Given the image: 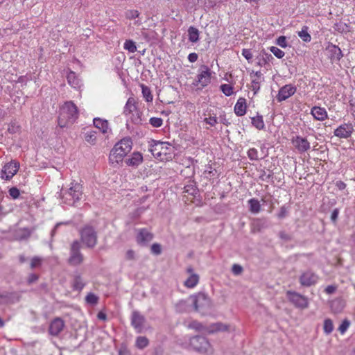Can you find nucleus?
<instances>
[{
	"label": "nucleus",
	"instance_id": "54",
	"mask_svg": "<svg viewBox=\"0 0 355 355\" xmlns=\"http://www.w3.org/2000/svg\"><path fill=\"white\" fill-rule=\"evenodd\" d=\"M41 263V259L38 257H34L31 260V268H34L38 267Z\"/></svg>",
	"mask_w": 355,
	"mask_h": 355
},
{
	"label": "nucleus",
	"instance_id": "2",
	"mask_svg": "<svg viewBox=\"0 0 355 355\" xmlns=\"http://www.w3.org/2000/svg\"><path fill=\"white\" fill-rule=\"evenodd\" d=\"M132 142L130 138L125 137L116 143L110 152L109 156L110 162L112 164H117L121 162L123 157L131 150Z\"/></svg>",
	"mask_w": 355,
	"mask_h": 355
},
{
	"label": "nucleus",
	"instance_id": "4",
	"mask_svg": "<svg viewBox=\"0 0 355 355\" xmlns=\"http://www.w3.org/2000/svg\"><path fill=\"white\" fill-rule=\"evenodd\" d=\"M153 142V144L150 145V151L155 158L161 161L171 158L173 148L169 144L155 141Z\"/></svg>",
	"mask_w": 355,
	"mask_h": 355
},
{
	"label": "nucleus",
	"instance_id": "19",
	"mask_svg": "<svg viewBox=\"0 0 355 355\" xmlns=\"http://www.w3.org/2000/svg\"><path fill=\"white\" fill-rule=\"evenodd\" d=\"M153 235L146 229H140L137 236V241L141 245H146L152 241Z\"/></svg>",
	"mask_w": 355,
	"mask_h": 355
},
{
	"label": "nucleus",
	"instance_id": "9",
	"mask_svg": "<svg viewBox=\"0 0 355 355\" xmlns=\"http://www.w3.org/2000/svg\"><path fill=\"white\" fill-rule=\"evenodd\" d=\"M211 77V72L210 69L206 65H202L198 69V73L193 85L199 86L200 89H203L210 83Z\"/></svg>",
	"mask_w": 355,
	"mask_h": 355
},
{
	"label": "nucleus",
	"instance_id": "22",
	"mask_svg": "<svg viewBox=\"0 0 355 355\" xmlns=\"http://www.w3.org/2000/svg\"><path fill=\"white\" fill-rule=\"evenodd\" d=\"M64 321L60 318H55L50 324L49 331L53 336L58 335L63 329Z\"/></svg>",
	"mask_w": 355,
	"mask_h": 355
},
{
	"label": "nucleus",
	"instance_id": "13",
	"mask_svg": "<svg viewBox=\"0 0 355 355\" xmlns=\"http://www.w3.org/2000/svg\"><path fill=\"white\" fill-rule=\"evenodd\" d=\"M354 131V126L351 123H344L334 130V134L340 139H348Z\"/></svg>",
	"mask_w": 355,
	"mask_h": 355
},
{
	"label": "nucleus",
	"instance_id": "56",
	"mask_svg": "<svg viewBox=\"0 0 355 355\" xmlns=\"http://www.w3.org/2000/svg\"><path fill=\"white\" fill-rule=\"evenodd\" d=\"M243 270V268L241 266L234 264L232 266V272L235 275H239Z\"/></svg>",
	"mask_w": 355,
	"mask_h": 355
},
{
	"label": "nucleus",
	"instance_id": "7",
	"mask_svg": "<svg viewBox=\"0 0 355 355\" xmlns=\"http://www.w3.org/2000/svg\"><path fill=\"white\" fill-rule=\"evenodd\" d=\"M123 113L128 116L131 121L135 123L139 124L141 123V113L137 110L136 100L133 97H130L124 107Z\"/></svg>",
	"mask_w": 355,
	"mask_h": 355
},
{
	"label": "nucleus",
	"instance_id": "59",
	"mask_svg": "<svg viewBox=\"0 0 355 355\" xmlns=\"http://www.w3.org/2000/svg\"><path fill=\"white\" fill-rule=\"evenodd\" d=\"M336 290V287L333 286V285H329L328 286H327V288H325V292L327 293V294H332L334 293Z\"/></svg>",
	"mask_w": 355,
	"mask_h": 355
},
{
	"label": "nucleus",
	"instance_id": "24",
	"mask_svg": "<svg viewBox=\"0 0 355 355\" xmlns=\"http://www.w3.org/2000/svg\"><path fill=\"white\" fill-rule=\"evenodd\" d=\"M311 114L318 121H324L327 119L328 114L326 110L321 107L315 106L311 110Z\"/></svg>",
	"mask_w": 355,
	"mask_h": 355
},
{
	"label": "nucleus",
	"instance_id": "52",
	"mask_svg": "<svg viewBox=\"0 0 355 355\" xmlns=\"http://www.w3.org/2000/svg\"><path fill=\"white\" fill-rule=\"evenodd\" d=\"M264 224L265 223L263 222L261 219L255 220L253 230L254 231L255 230H257L258 231H259L261 230V227L263 226Z\"/></svg>",
	"mask_w": 355,
	"mask_h": 355
},
{
	"label": "nucleus",
	"instance_id": "60",
	"mask_svg": "<svg viewBox=\"0 0 355 355\" xmlns=\"http://www.w3.org/2000/svg\"><path fill=\"white\" fill-rule=\"evenodd\" d=\"M125 257L127 259L131 260L135 258V252L132 250H129L126 252Z\"/></svg>",
	"mask_w": 355,
	"mask_h": 355
},
{
	"label": "nucleus",
	"instance_id": "35",
	"mask_svg": "<svg viewBox=\"0 0 355 355\" xmlns=\"http://www.w3.org/2000/svg\"><path fill=\"white\" fill-rule=\"evenodd\" d=\"M31 231L28 228L19 229L16 232V237L17 239H26L30 236Z\"/></svg>",
	"mask_w": 355,
	"mask_h": 355
},
{
	"label": "nucleus",
	"instance_id": "44",
	"mask_svg": "<svg viewBox=\"0 0 355 355\" xmlns=\"http://www.w3.org/2000/svg\"><path fill=\"white\" fill-rule=\"evenodd\" d=\"M248 156L251 160H257L259 159L257 150L254 148H250L248 151Z\"/></svg>",
	"mask_w": 355,
	"mask_h": 355
},
{
	"label": "nucleus",
	"instance_id": "12",
	"mask_svg": "<svg viewBox=\"0 0 355 355\" xmlns=\"http://www.w3.org/2000/svg\"><path fill=\"white\" fill-rule=\"evenodd\" d=\"M194 327L198 330H202L205 332L212 334L220 331H227L230 329V326L221 322L213 323L209 326L203 327L202 324L198 323Z\"/></svg>",
	"mask_w": 355,
	"mask_h": 355
},
{
	"label": "nucleus",
	"instance_id": "10",
	"mask_svg": "<svg viewBox=\"0 0 355 355\" xmlns=\"http://www.w3.org/2000/svg\"><path fill=\"white\" fill-rule=\"evenodd\" d=\"M80 244L78 241H74L71 245L69 263L72 266L80 265L83 261V255L80 252Z\"/></svg>",
	"mask_w": 355,
	"mask_h": 355
},
{
	"label": "nucleus",
	"instance_id": "29",
	"mask_svg": "<svg viewBox=\"0 0 355 355\" xmlns=\"http://www.w3.org/2000/svg\"><path fill=\"white\" fill-rule=\"evenodd\" d=\"M250 211L253 214H258L261 210V205L258 200L252 198L248 200Z\"/></svg>",
	"mask_w": 355,
	"mask_h": 355
},
{
	"label": "nucleus",
	"instance_id": "46",
	"mask_svg": "<svg viewBox=\"0 0 355 355\" xmlns=\"http://www.w3.org/2000/svg\"><path fill=\"white\" fill-rule=\"evenodd\" d=\"M276 44L282 47L286 48L287 46L286 38L285 36H280L276 40Z\"/></svg>",
	"mask_w": 355,
	"mask_h": 355
},
{
	"label": "nucleus",
	"instance_id": "38",
	"mask_svg": "<svg viewBox=\"0 0 355 355\" xmlns=\"http://www.w3.org/2000/svg\"><path fill=\"white\" fill-rule=\"evenodd\" d=\"M334 330L333 322L331 319H326L324 322V331L327 334H331Z\"/></svg>",
	"mask_w": 355,
	"mask_h": 355
},
{
	"label": "nucleus",
	"instance_id": "27",
	"mask_svg": "<svg viewBox=\"0 0 355 355\" xmlns=\"http://www.w3.org/2000/svg\"><path fill=\"white\" fill-rule=\"evenodd\" d=\"M143 161V157L139 153H134L131 157L126 160V164L129 166H137Z\"/></svg>",
	"mask_w": 355,
	"mask_h": 355
},
{
	"label": "nucleus",
	"instance_id": "37",
	"mask_svg": "<svg viewBox=\"0 0 355 355\" xmlns=\"http://www.w3.org/2000/svg\"><path fill=\"white\" fill-rule=\"evenodd\" d=\"M123 47L130 53H135L137 51L136 44L132 40H126Z\"/></svg>",
	"mask_w": 355,
	"mask_h": 355
},
{
	"label": "nucleus",
	"instance_id": "39",
	"mask_svg": "<svg viewBox=\"0 0 355 355\" xmlns=\"http://www.w3.org/2000/svg\"><path fill=\"white\" fill-rule=\"evenodd\" d=\"M220 89L223 92V93L227 96H230L233 94V87L230 84L221 85Z\"/></svg>",
	"mask_w": 355,
	"mask_h": 355
},
{
	"label": "nucleus",
	"instance_id": "32",
	"mask_svg": "<svg viewBox=\"0 0 355 355\" xmlns=\"http://www.w3.org/2000/svg\"><path fill=\"white\" fill-rule=\"evenodd\" d=\"M85 284L80 275H76L73 280V288L76 291H81Z\"/></svg>",
	"mask_w": 355,
	"mask_h": 355
},
{
	"label": "nucleus",
	"instance_id": "11",
	"mask_svg": "<svg viewBox=\"0 0 355 355\" xmlns=\"http://www.w3.org/2000/svg\"><path fill=\"white\" fill-rule=\"evenodd\" d=\"M19 163L16 161H11L6 164L1 171V178L5 180H10L18 171Z\"/></svg>",
	"mask_w": 355,
	"mask_h": 355
},
{
	"label": "nucleus",
	"instance_id": "40",
	"mask_svg": "<svg viewBox=\"0 0 355 355\" xmlns=\"http://www.w3.org/2000/svg\"><path fill=\"white\" fill-rule=\"evenodd\" d=\"M87 303L94 305L96 304L98 300V297L94 293H89L85 297Z\"/></svg>",
	"mask_w": 355,
	"mask_h": 355
},
{
	"label": "nucleus",
	"instance_id": "51",
	"mask_svg": "<svg viewBox=\"0 0 355 355\" xmlns=\"http://www.w3.org/2000/svg\"><path fill=\"white\" fill-rule=\"evenodd\" d=\"M184 192L193 195L196 192V187L192 184L186 185L184 187Z\"/></svg>",
	"mask_w": 355,
	"mask_h": 355
},
{
	"label": "nucleus",
	"instance_id": "64",
	"mask_svg": "<svg viewBox=\"0 0 355 355\" xmlns=\"http://www.w3.org/2000/svg\"><path fill=\"white\" fill-rule=\"evenodd\" d=\"M336 186L340 190H343L346 187V184L342 181H338L336 182Z\"/></svg>",
	"mask_w": 355,
	"mask_h": 355
},
{
	"label": "nucleus",
	"instance_id": "21",
	"mask_svg": "<svg viewBox=\"0 0 355 355\" xmlns=\"http://www.w3.org/2000/svg\"><path fill=\"white\" fill-rule=\"evenodd\" d=\"M187 272L189 274V277L184 281V285L187 288H193L198 284L199 276L193 272L191 267L187 268Z\"/></svg>",
	"mask_w": 355,
	"mask_h": 355
},
{
	"label": "nucleus",
	"instance_id": "55",
	"mask_svg": "<svg viewBox=\"0 0 355 355\" xmlns=\"http://www.w3.org/2000/svg\"><path fill=\"white\" fill-rule=\"evenodd\" d=\"M339 209L336 208L333 210L331 215V219L332 222L336 223L339 214Z\"/></svg>",
	"mask_w": 355,
	"mask_h": 355
},
{
	"label": "nucleus",
	"instance_id": "25",
	"mask_svg": "<svg viewBox=\"0 0 355 355\" xmlns=\"http://www.w3.org/2000/svg\"><path fill=\"white\" fill-rule=\"evenodd\" d=\"M234 112L237 116H243L246 112V101L240 98L234 106Z\"/></svg>",
	"mask_w": 355,
	"mask_h": 355
},
{
	"label": "nucleus",
	"instance_id": "17",
	"mask_svg": "<svg viewBox=\"0 0 355 355\" xmlns=\"http://www.w3.org/2000/svg\"><path fill=\"white\" fill-rule=\"evenodd\" d=\"M292 144L300 153L308 151L311 148V145L309 141L306 138L302 137L300 136H296L293 137L292 139Z\"/></svg>",
	"mask_w": 355,
	"mask_h": 355
},
{
	"label": "nucleus",
	"instance_id": "18",
	"mask_svg": "<svg viewBox=\"0 0 355 355\" xmlns=\"http://www.w3.org/2000/svg\"><path fill=\"white\" fill-rule=\"evenodd\" d=\"M288 298L296 306L304 309L308 306V300L304 296L295 293L288 292Z\"/></svg>",
	"mask_w": 355,
	"mask_h": 355
},
{
	"label": "nucleus",
	"instance_id": "57",
	"mask_svg": "<svg viewBox=\"0 0 355 355\" xmlns=\"http://www.w3.org/2000/svg\"><path fill=\"white\" fill-rule=\"evenodd\" d=\"M198 55L196 53H191L188 55V60L190 62H195L198 60Z\"/></svg>",
	"mask_w": 355,
	"mask_h": 355
},
{
	"label": "nucleus",
	"instance_id": "41",
	"mask_svg": "<svg viewBox=\"0 0 355 355\" xmlns=\"http://www.w3.org/2000/svg\"><path fill=\"white\" fill-rule=\"evenodd\" d=\"M270 51L279 59L282 58L285 55V53L282 50L276 46L270 47Z\"/></svg>",
	"mask_w": 355,
	"mask_h": 355
},
{
	"label": "nucleus",
	"instance_id": "45",
	"mask_svg": "<svg viewBox=\"0 0 355 355\" xmlns=\"http://www.w3.org/2000/svg\"><path fill=\"white\" fill-rule=\"evenodd\" d=\"M151 252L155 255H159L162 253V247L158 243H153L150 248Z\"/></svg>",
	"mask_w": 355,
	"mask_h": 355
},
{
	"label": "nucleus",
	"instance_id": "43",
	"mask_svg": "<svg viewBox=\"0 0 355 355\" xmlns=\"http://www.w3.org/2000/svg\"><path fill=\"white\" fill-rule=\"evenodd\" d=\"M149 123L152 126L155 128H159L162 126L163 120L159 117H152L150 119Z\"/></svg>",
	"mask_w": 355,
	"mask_h": 355
},
{
	"label": "nucleus",
	"instance_id": "34",
	"mask_svg": "<svg viewBox=\"0 0 355 355\" xmlns=\"http://www.w3.org/2000/svg\"><path fill=\"white\" fill-rule=\"evenodd\" d=\"M309 28L306 26H303L302 30L298 32V36L305 42H309L311 40V35L308 33Z\"/></svg>",
	"mask_w": 355,
	"mask_h": 355
},
{
	"label": "nucleus",
	"instance_id": "53",
	"mask_svg": "<svg viewBox=\"0 0 355 355\" xmlns=\"http://www.w3.org/2000/svg\"><path fill=\"white\" fill-rule=\"evenodd\" d=\"M287 209L284 206L281 207L280 211L277 214V217L280 219L285 218L287 216Z\"/></svg>",
	"mask_w": 355,
	"mask_h": 355
},
{
	"label": "nucleus",
	"instance_id": "50",
	"mask_svg": "<svg viewBox=\"0 0 355 355\" xmlns=\"http://www.w3.org/2000/svg\"><path fill=\"white\" fill-rule=\"evenodd\" d=\"M242 55L245 57V58L248 62H250V60L252 58V53L250 49H243Z\"/></svg>",
	"mask_w": 355,
	"mask_h": 355
},
{
	"label": "nucleus",
	"instance_id": "8",
	"mask_svg": "<svg viewBox=\"0 0 355 355\" xmlns=\"http://www.w3.org/2000/svg\"><path fill=\"white\" fill-rule=\"evenodd\" d=\"M82 242L89 248H94L97 243V234L94 229L89 225L84 227L80 232Z\"/></svg>",
	"mask_w": 355,
	"mask_h": 355
},
{
	"label": "nucleus",
	"instance_id": "16",
	"mask_svg": "<svg viewBox=\"0 0 355 355\" xmlns=\"http://www.w3.org/2000/svg\"><path fill=\"white\" fill-rule=\"evenodd\" d=\"M296 87L291 85H286L281 87L277 95V100L278 102L286 101L289 97L293 96L296 92Z\"/></svg>",
	"mask_w": 355,
	"mask_h": 355
},
{
	"label": "nucleus",
	"instance_id": "63",
	"mask_svg": "<svg viewBox=\"0 0 355 355\" xmlns=\"http://www.w3.org/2000/svg\"><path fill=\"white\" fill-rule=\"evenodd\" d=\"M186 306V302L184 301V300H182V301H180L176 304V309H177L178 311H182V306Z\"/></svg>",
	"mask_w": 355,
	"mask_h": 355
},
{
	"label": "nucleus",
	"instance_id": "62",
	"mask_svg": "<svg viewBox=\"0 0 355 355\" xmlns=\"http://www.w3.org/2000/svg\"><path fill=\"white\" fill-rule=\"evenodd\" d=\"M38 277L35 274H31L28 278V283H33L37 279Z\"/></svg>",
	"mask_w": 355,
	"mask_h": 355
},
{
	"label": "nucleus",
	"instance_id": "6",
	"mask_svg": "<svg viewBox=\"0 0 355 355\" xmlns=\"http://www.w3.org/2000/svg\"><path fill=\"white\" fill-rule=\"evenodd\" d=\"M192 304L197 311L205 314L211 307V302L209 297L202 293H199L190 297Z\"/></svg>",
	"mask_w": 355,
	"mask_h": 355
},
{
	"label": "nucleus",
	"instance_id": "30",
	"mask_svg": "<svg viewBox=\"0 0 355 355\" xmlns=\"http://www.w3.org/2000/svg\"><path fill=\"white\" fill-rule=\"evenodd\" d=\"M85 139L92 145H95L97 140V132L94 130H89L85 134Z\"/></svg>",
	"mask_w": 355,
	"mask_h": 355
},
{
	"label": "nucleus",
	"instance_id": "20",
	"mask_svg": "<svg viewBox=\"0 0 355 355\" xmlns=\"http://www.w3.org/2000/svg\"><path fill=\"white\" fill-rule=\"evenodd\" d=\"M326 51H327L330 59L332 61H338L343 57V53L340 49L333 44H329L326 47Z\"/></svg>",
	"mask_w": 355,
	"mask_h": 355
},
{
	"label": "nucleus",
	"instance_id": "49",
	"mask_svg": "<svg viewBox=\"0 0 355 355\" xmlns=\"http://www.w3.org/2000/svg\"><path fill=\"white\" fill-rule=\"evenodd\" d=\"M126 15L128 19H132L137 18L139 16V12L136 10H129Z\"/></svg>",
	"mask_w": 355,
	"mask_h": 355
},
{
	"label": "nucleus",
	"instance_id": "28",
	"mask_svg": "<svg viewBox=\"0 0 355 355\" xmlns=\"http://www.w3.org/2000/svg\"><path fill=\"white\" fill-rule=\"evenodd\" d=\"M188 35L189 40L193 43L197 42L199 40V31L193 26L189 28Z\"/></svg>",
	"mask_w": 355,
	"mask_h": 355
},
{
	"label": "nucleus",
	"instance_id": "58",
	"mask_svg": "<svg viewBox=\"0 0 355 355\" xmlns=\"http://www.w3.org/2000/svg\"><path fill=\"white\" fill-rule=\"evenodd\" d=\"M252 88L254 93H256L260 88L259 82L257 80H253L252 81Z\"/></svg>",
	"mask_w": 355,
	"mask_h": 355
},
{
	"label": "nucleus",
	"instance_id": "3",
	"mask_svg": "<svg viewBox=\"0 0 355 355\" xmlns=\"http://www.w3.org/2000/svg\"><path fill=\"white\" fill-rule=\"evenodd\" d=\"M78 115V109L76 105L71 101L66 102L60 109L58 125L61 128H64L69 124H73L77 119Z\"/></svg>",
	"mask_w": 355,
	"mask_h": 355
},
{
	"label": "nucleus",
	"instance_id": "48",
	"mask_svg": "<svg viewBox=\"0 0 355 355\" xmlns=\"http://www.w3.org/2000/svg\"><path fill=\"white\" fill-rule=\"evenodd\" d=\"M204 121L211 126H214L218 123V119L216 116H209L205 118Z\"/></svg>",
	"mask_w": 355,
	"mask_h": 355
},
{
	"label": "nucleus",
	"instance_id": "36",
	"mask_svg": "<svg viewBox=\"0 0 355 355\" xmlns=\"http://www.w3.org/2000/svg\"><path fill=\"white\" fill-rule=\"evenodd\" d=\"M142 89V94L144 98L146 99L147 102H150L153 101V95L150 89L144 85H141Z\"/></svg>",
	"mask_w": 355,
	"mask_h": 355
},
{
	"label": "nucleus",
	"instance_id": "61",
	"mask_svg": "<svg viewBox=\"0 0 355 355\" xmlns=\"http://www.w3.org/2000/svg\"><path fill=\"white\" fill-rule=\"evenodd\" d=\"M19 129V126L16 125L15 124H11L8 128V131L10 133H15Z\"/></svg>",
	"mask_w": 355,
	"mask_h": 355
},
{
	"label": "nucleus",
	"instance_id": "1",
	"mask_svg": "<svg viewBox=\"0 0 355 355\" xmlns=\"http://www.w3.org/2000/svg\"><path fill=\"white\" fill-rule=\"evenodd\" d=\"M83 197V187L77 182H71L60 190V198L62 203L75 206Z\"/></svg>",
	"mask_w": 355,
	"mask_h": 355
},
{
	"label": "nucleus",
	"instance_id": "23",
	"mask_svg": "<svg viewBox=\"0 0 355 355\" xmlns=\"http://www.w3.org/2000/svg\"><path fill=\"white\" fill-rule=\"evenodd\" d=\"M94 126L100 130L103 134H108L111 132V129L109 127V123L107 120L102 119L101 118H95L93 120Z\"/></svg>",
	"mask_w": 355,
	"mask_h": 355
},
{
	"label": "nucleus",
	"instance_id": "47",
	"mask_svg": "<svg viewBox=\"0 0 355 355\" xmlns=\"http://www.w3.org/2000/svg\"><path fill=\"white\" fill-rule=\"evenodd\" d=\"M9 194L13 199H17L20 195L19 190L16 187H12L9 189Z\"/></svg>",
	"mask_w": 355,
	"mask_h": 355
},
{
	"label": "nucleus",
	"instance_id": "26",
	"mask_svg": "<svg viewBox=\"0 0 355 355\" xmlns=\"http://www.w3.org/2000/svg\"><path fill=\"white\" fill-rule=\"evenodd\" d=\"M67 81L69 85H70L73 88H79L81 86L80 80L76 76V74L73 71H70L67 75Z\"/></svg>",
	"mask_w": 355,
	"mask_h": 355
},
{
	"label": "nucleus",
	"instance_id": "42",
	"mask_svg": "<svg viewBox=\"0 0 355 355\" xmlns=\"http://www.w3.org/2000/svg\"><path fill=\"white\" fill-rule=\"evenodd\" d=\"M350 325V322L345 319L344 320L338 327V331L341 334H344Z\"/></svg>",
	"mask_w": 355,
	"mask_h": 355
},
{
	"label": "nucleus",
	"instance_id": "5",
	"mask_svg": "<svg viewBox=\"0 0 355 355\" xmlns=\"http://www.w3.org/2000/svg\"><path fill=\"white\" fill-rule=\"evenodd\" d=\"M189 346L195 351L202 354L213 353V347L207 338L196 336L189 339Z\"/></svg>",
	"mask_w": 355,
	"mask_h": 355
},
{
	"label": "nucleus",
	"instance_id": "14",
	"mask_svg": "<svg viewBox=\"0 0 355 355\" xmlns=\"http://www.w3.org/2000/svg\"><path fill=\"white\" fill-rule=\"evenodd\" d=\"M146 322L145 317L137 311H133L131 314V324L137 333H141L144 324Z\"/></svg>",
	"mask_w": 355,
	"mask_h": 355
},
{
	"label": "nucleus",
	"instance_id": "15",
	"mask_svg": "<svg viewBox=\"0 0 355 355\" xmlns=\"http://www.w3.org/2000/svg\"><path fill=\"white\" fill-rule=\"evenodd\" d=\"M299 280L302 286L308 287L316 284L318 277L312 271L306 270L302 273Z\"/></svg>",
	"mask_w": 355,
	"mask_h": 355
},
{
	"label": "nucleus",
	"instance_id": "31",
	"mask_svg": "<svg viewBox=\"0 0 355 355\" xmlns=\"http://www.w3.org/2000/svg\"><path fill=\"white\" fill-rule=\"evenodd\" d=\"M149 345V340L146 336H139L136 338L135 346L139 349H143Z\"/></svg>",
	"mask_w": 355,
	"mask_h": 355
},
{
	"label": "nucleus",
	"instance_id": "33",
	"mask_svg": "<svg viewBox=\"0 0 355 355\" xmlns=\"http://www.w3.org/2000/svg\"><path fill=\"white\" fill-rule=\"evenodd\" d=\"M252 123L258 130H263L265 128L263 117L260 115L252 117Z\"/></svg>",
	"mask_w": 355,
	"mask_h": 355
}]
</instances>
